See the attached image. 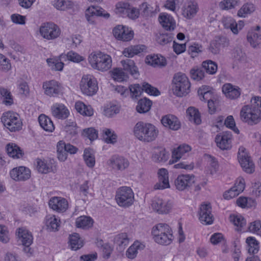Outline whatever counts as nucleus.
Masks as SVG:
<instances>
[{"mask_svg":"<svg viewBox=\"0 0 261 261\" xmlns=\"http://www.w3.org/2000/svg\"><path fill=\"white\" fill-rule=\"evenodd\" d=\"M38 121L40 126L45 131L52 132L55 126L52 120L44 114H41L38 117Z\"/></svg>","mask_w":261,"mask_h":261,"instance_id":"f704fd0d","label":"nucleus"},{"mask_svg":"<svg viewBox=\"0 0 261 261\" xmlns=\"http://www.w3.org/2000/svg\"><path fill=\"white\" fill-rule=\"evenodd\" d=\"M60 220L55 216H52L46 219V225L47 229L50 231H56L59 230L60 226Z\"/></svg>","mask_w":261,"mask_h":261,"instance_id":"a18cd8bd","label":"nucleus"},{"mask_svg":"<svg viewBox=\"0 0 261 261\" xmlns=\"http://www.w3.org/2000/svg\"><path fill=\"white\" fill-rule=\"evenodd\" d=\"M173 39V34L171 33L160 34L157 41L161 45H164L171 42Z\"/></svg>","mask_w":261,"mask_h":261,"instance_id":"052dcab7","label":"nucleus"},{"mask_svg":"<svg viewBox=\"0 0 261 261\" xmlns=\"http://www.w3.org/2000/svg\"><path fill=\"white\" fill-rule=\"evenodd\" d=\"M162 124L169 128L177 130L180 127V122L174 115L168 114L164 116L161 119Z\"/></svg>","mask_w":261,"mask_h":261,"instance_id":"c756f323","label":"nucleus"},{"mask_svg":"<svg viewBox=\"0 0 261 261\" xmlns=\"http://www.w3.org/2000/svg\"><path fill=\"white\" fill-rule=\"evenodd\" d=\"M112 77L118 82L123 81L127 78V75L120 68H115L112 72Z\"/></svg>","mask_w":261,"mask_h":261,"instance_id":"bf43d9fd","label":"nucleus"},{"mask_svg":"<svg viewBox=\"0 0 261 261\" xmlns=\"http://www.w3.org/2000/svg\"><path fill=\"white\" fill-rule=\"evenodd\" d=\"M247 39L251 46L255 48L261 43V32L249 31L247 36Z\"/></svg>","mask_w":261,"mask_h":261,"instance_id":"58836bf2","label":"nucleus"},{"mask_svg":"<svg viewBox=\"0 0 261 261\" xmlns=\"http://www.w3.org/2000/svg\"><path fill=\"white\" fill-rule=\"evenodd\" d=\"M114 242L120 247H125L129 243V239L126 233H121L115 236Z\"/></svg>","mask_w":261,"mask_h":261,"instance_id":"5fc2aeb1","label":"nucleus"},{"mask_svg":"<svg viewBox=\"0 0 261 261\" xmlns=\"http://www.w3.org/2000/svg\"><path fill=\"white\" fill-rule=\"evenodd\" d=\"M145 245L139 241L135 242L127 250L126 256L129 259L135 258L138 253V250H143Z\"/></svg>","mask_w":261,"mask_h":261,"instance_id":"c9c22d12","label":"nucleus"},{"mask_svg":"<svg viewBox=\"0 0 261 261\" xmlns=\"http://www.w3.org/2000/svg\"><path fill=\"white\" fill-rule=\"evenodd\" d=\"M121 63L124 70L128 72L134 78H138L139 72L133 60L127 59L122 60Z\"/></svg>","mask_w":261,"mask_h":261,"instance_id":"7c9ffc66","label":"nucleus"},{"mask_svg":"<svg viewBox=\"0 0 261 261\" xmlns=\"http://www.w3.org/2000/svg\"><path fill=\"white\" fill-rule=\"evenodd\" d=\"M172 82L174 95L182 97L189 92L191 85L189 79L185 73L178 72L175 74Z\"/></svg>","mask_w":261,"mask_h":261,"instance_id":"39448f33","label":"nucleus"},{"mask_svg":"<svg viewBox=\"0 0 261 261\" xmlns=\"http://www.w3.org/2000/svg\"><path fill=\"white\" fill-rule=\"evenodd\" d=\"M11 177L17 181H25L31 177L30 170L23 166L14 168L10 172Z\"/></svg>","mask_w":261,"mask_h":261,"instance_id":"a211bd4d","label":"nucleus"},{"mask_svg":"<svg viewBox=\"0 0 261 261\" xmlns=\"http://www.w3.org/2000/svg\"><path fill=\"white\" fill-rule=\"evenodd\" d=\"M257 97L255 96L251 100L252 105H254L253 106H244L240 112L241 120L250 125L257 124L260 119L261 111L259 109L260 100L257 99Z\"/></svg>","mask_w":261,"mask_h":261,"instance_id":"f257e3e1","label":"nucleus"},{"mask_svg":"<svg viewBox=\"0 0 261 261\" xmlns=\"http://www.w3.org/2000/svg\"><path fill=\"white\" fill-rule=\"evenodd\" d=\"M48 205L50 208L58 212L63 213L68 207V203L67 200L61 197H53L48 202Z\"/></svg>","mask_w":261,"mask_h":261,"instance_id":"aec40b11","label":"nucleus"},{"mask_svg":"<svg viewBox=\"0 0 261 261\" xmlns=\"http://www.w3.org/2000/svg\"><path fill=\"white\" fill-rule=\"evenodd\" d=\"M85 16L89 23H94V20L93 17L94 16H101L108 18L110 17V14L106 12L103 9L100 7L92 6L89 7L86 10Z\"/></svg>","mask_w":261,"mask_h":261,"instance_id":"6ab92c4d","label":"nucleus"},{"mask_svg":"<svg viewBox=\"0 0 261 261\" xmlns=\"http://www.w3.org/2000/svg\"><path fill=\"white\" fill-rule=\"evenodd\" d=\"M16 234L22 244L29 247L33 243V237L32 233L25 227H19L16 231Z\"/></svg>","mask_w":261,"mask_h":261,"instance_id":"393cba45","label":"nucleus"},{"mask_svg":"<svg viewBox=\"0 0 261 261\" xmlns=\"http://www.w3.org/2000/svg\"><path fill=\"white\" fill-rule=\"evenodd\" d=\"M187 116L189 121L195 124H200L201 122L200 114L198 110L193 107H190L187 110Z\"/></svg>","mask_w":261,"mask_h":261,"instance_id":"ea45409f","label":"nucleus"},{"mask_svg":"<svg viewBox=\"0 0 261 261\" xmlns=\"http://www.w3.org/2000/svg\"><path fill=\"white\" fill-rule=\"evenodd\" d=\"M93 219L88 216H82L76 219V226L78 228L87 229L92 226Z\"/></svg>","mask_w":261,"mask_h":261,"instance_id":"a19ab883","label":"nucleus"},{"mask_svg":"<svg viewBox=\"0 0 261 261\" xmlns=\"http://www.w3.org/2000/svg\"><path fill=\"white\" fill-rule=\"evenodd\" d=\"M103 140L107 143L114 144L117 141V135L115 132L109 128L103 129Z\"/></svg>","mask_w":261,"mask_h":261,"instance_id":"c03bdc74","label":"nucleus"},{"mask_svg":"<svg viewBox=\"0 0 261 261\" xmlns=\"http://www.w3.org/2000/svg\"><path fill=\"white\" fill-rule=\"evenodd\" d=\"M37 169L39 172L46 174L51 170V168L49 165L42 161L41 159H37L36 160Z\"/></svg>","mask_w":261,"mask_h":261,"instance_id":"13d9d810","label":"nucleus"},{"mask_svg":"<svg viewBox=\"0 0 261 261\" xmlns=\"http://www.w3.org/2000/svg\"><path fill=\"white\" fill-rule=\"evenodd\" d=\"M64 127V130L71 137L74 136L77 134V126L75 121L69 119L65 121Z\"/></svg>","mask_w":261,"mask_h":261,"instance_id":"de8ad7c7","label":"nucleus"},{"mask_svg":"<svg viewBox=\"0 0 261 261\" xmlns=\"http://www.w3.org/2000/svg\"><path fill=\"white\" fill-rule=\"evenodd\" d=\"M40 33L44 39L53 40L60 36L61 30L57 24L53 22H47L41 25Z\"/></svg>","mask_w":261,"mask_h":261,"instance_id":"1a4fd4ad","label":"nucleus"},{"mask_svg":"<svg viewBox=\"0 0 261 261\" xmlns=\"http://www.w3.org/2000/svg\"><path fill=\"white\" fill-rule=\"evenodd\" d=\"M109 164L113 169L122 171L128 167L129 163L122 156L114 155L109 160Z\"/></svg>","mask_w":261,"mask_h":261,"instance_id":"a878e982","label":"nucleus"},{"mask_svg":"<svg viewBox=\"0 0 261 261\" xmlns=\"http://www.w3.org/2000/svg\"><path fill=\"white\" fill-rule=\"evenodd\" d=\"M129 89L132 97H139L143 91V87H141L138 84L130 85Z\"/></svg>","mask_w":261,"mask_h":261,"instance_id":"69168bd1","label":"nucleus"},{"mask_svg":"<svg viewBox=\"0 0 261 261\" xmlns=\"http://www.w3.org/2000/svg\"><path fill=\"white\" fill-rule=\"evenodd\" d=\"M238 158L244 171L248 173H252L254 171V164L244 147L239 148Z\"/></svg>","mask_w":261,"mask_h":261,"instance_id":"9d476101","label":"nucleus"},{"mask_svg":"<svg viewBox=\"0 0 261 261\" xmlns=\"http://www.w3.org/2000/svg\"><path fill=\"white\" fill-rule=\"evenodd\" d=\"M222 22L224 28L230 29L234 34H238L239 31L241 30L244 26V22L240 20L237 23L235 20L231 17H223Z\"/></svg>","mask_w":261,"mask_h":261,"instance_id":"412c9836","label":"nucleus"},{"mask_svg":"<svg viewBox=\"0 0 261 261\" xmlns=\"http://www.w3.org/2000/svg\"><path fill=\"white\" fill-rule=\"evenodd\" d=\"M222 92L227 98L236 99L240 97L241 90L238 86L226 83L222 86Z\"/></svg>","mask_w":261,"mask_h":261,"instance_id":"bb28decb","label":"nucleus"},{"mask_svg":"<svg viewBox=\"0 0 261 261\" xmlns=\"http://www.w3.org/2000/svg\"><path fill=\"white\" fill-rule=\"evenodd\" d=\"M145 62L153 67L165 66L166 65V59L159 55H148L146 57Z\"/></svg>","mask_w":261,"mask_h":261,"instance_id":"2f4dec72","label":"nucleus"},{"mask_svg":"<svg viewBox=\"0 0 261 261\" xmlns=\"http://www.w3.org/2000/svg\"><path fill=\"white\" fill-rule=\"evenodd\" d=\"M0 95L3 98V103L6 106H11L13 104V97L10 91L4 88L0 87Z\"/></svg>","mask_w":261,"mask_h":261,"instance_id":"37998d69","label":"nucleus"},{"mask_svg":"<svg viewBox=\"0 0 261 261\" xmlns=\"http://www.w3.org/2000/svg\"><path fill=\"white\" fill-rule=\"evenodd\" d=\"M80 88L83 94L88 96L95 94L98 89L97 81L92 75H84L80 82Z\"/></svg>","mask_w":261,"mask_h":261,"instance_id":"6e6552de","label":"nucleus"},{"mask_svg":"<svg viewBox=\"0 0 261 261\" xmlns=\"http://www.w3.org/2000/svg\"><path fill=\"white\" fill-rule=\"evenodd\" d=\"M151 233L154 241L163 245L170 244L174 238L171 227L166 223H160L154 226Z\"/></svg>","mask_w":261,"mask_h":261,"instance_id":"7ed1b4c3","label":"nucleus"},{"mask_svg":"<svg viewBox=\"0 0 261 261\" xmlns=\"http://www.w3.org/2000/svg\"><path fill=\"white\" fill-rule=\"evenodd\" d=\"M199 219L204 224L213 223L214 217L212 214V207L210 203L201 204L199 211Z\"/></svg>","mask_w":261,"mask_h":261,"instance_id":"f3484780","label":"nucleus"},{"mask_svg":"<svg viewBox=\"0 0 261 261\" xmlns=\"http://www.w3.org/2000/svg\"><path fill=\"white\" fill-rule=\"evenodd\" d=\"M202 67L207 73L210 74H215L217 70V64L211 60H207L203 62Z\"/></svg>","mask_w":261,"mask_h":261,"instance_id":"8fccbe9b","label":"nucleus"},{"mask_svg":"<svg viewBox=\"0 0 261 261\" xmlns=\"http://www.w3.org/2000/svg\"><path fill=\"white\" fill-rule=\"evenodd\" d=\"M129 6L128 3L119 2L116 5V13L121 15H126Z\"/></svg>","mask_w":261,"mask_h":261,"instance_id":"e2e57ef3","label":"nucleus"},{"mask_svg":"<svg viewBox=\"0 0 261 261\" xmlns=\"http://www.w3.org/2000/svg\"><path fill=\"white\" fill-rule=\"evenodd\" d=\"M57 151L58 159L64 162L67 159L68 153L75 154L77 152V147L69 143H65L63 141H60L57 145Z\"/></svg>","mask_w":261,"mask_h":261,"instance_id":"9b49d317","label":"nucleus"},{"mask_svg":"<svg viewBox=\"0 0 261 261\" xmlns=\"http://www.w3.org/2000/svg\"><path fill=\"white\" fill-rule=\"evenodd\" d=\"M194 178L193 174L179 175L174 181L176 189L181 191L188 190L194 184Z\"/></svg>","mask_w":261,"mask_h":261,"instance_id":"ddd939ff","label":"nucleus"},{"mask_svg":"<svg viewBox=\"0 0 261 261\" xmlns=\"http://www.w3.org/2000/svg\"><path fill=\"white\" fill-rule=\"evenodd\" d=\"M134 133L135 136L140 141L150 142L156 139L159 131L153 124L140 121L135 125Z\"/></svg>","mask_w":261,"mask_h":261,"instance_id":"f03ea898","label":"nucleus"},{"mask_svg":"<svg viewBox=\"0 0 261 261\" xmlns=\"http://www.w3.org/2000/svg\"><path fill=\"white\" fill-rule=\"evenodd\" d=\"M245 185L244 178L242 177L238 178L234 186L224 194V198L226 199H230L238 196L244 191Z\"/></svg>","mask_w":261,"mask_h":261,"instance_id":"4be33fe9","label":"nucleus"},{"mask_svg":"<svg viewBox=\"0 0 261 261\" xmlns=\"http://www.w3.org/2000/svg\"><path fill=\"white\" fill-rule=\"evenodd\" d=\"M232 134L230 132H225L217 135L215 138L217 145L222 150H227L231 147Z\"/></svg>","mask_w":261,"mask_h":261,"instance_id":"dca6fc26","label":"nucleus"},{"mask_svg":"<svg viewBox=\"0 0 261 261\" xmlns=\"http://www.w3.org/2000/svg\"><path fill=\"white\" fill-rule=\"evenodd\" d=\"M229 220L234 225L239 228H242L246 223L244 218L241 215H231Z\"/></svg>","mask_w":261,"mask_h":261,"instance_id":"4d7b16f0","label":"nucleus"},{"mask_svg":"<svg viewBox=\"0 0 261 261\" xmlns=\"http://www.w3.org/2000/svg\"><path fill=\"white\" fill-rule=\"evenodd\" d=\"M1 121L4 126L12 132L19 130L22 128V123L20 116L16 113L10 111L4 113Z\"/></svg>","mask_w":261,"mask_h":261,"instance_id":"0eeeda50","label":"nucleus"},{"mask_svg":"<svg viewBox=\"0 0 261 261\" xmlns=\"http://www.w3.org/2000/svg\"><path fill=\"white\" fill-rule=\"evenodd\" d=\"M120 108L114 105H108L105 107L103 114L108 117H112L119 113Z\"/></svg>","mask_w":261,"mask_h":261,"instance_id":"864d4df0","label":"nucleus"},{"mask_svg":"<svg viewBox=\"0 0 261 261\" xmlns=\"http://www.w3.org/2000/svg\"><path fill=\"white\" fill-rule=\"evenodd\" d=\"M191 150V147L187 144H182L174 149L172 151V157L173 162H177L182 156Z\"/></svg>","mask_w":261,"mask_h":261,"instance_id":"e433bc0d","label":"nucleus"},{"mask_svg":"<svg viewBox=\"0 0 261 261\" xmlns=\"http://www.w3.org/2000/svg\"><path fill=\"white\" fill-rule=\"evenodd\" d=\"M139 9L140 13L144 17L151 16L154 11L153 7L146 2L143 3Z\"/></svg>","mask_w":261,"mask_h":261,"instance_id":"6e6d98bb","label":"nucleus"},{"mask_svg":"<svg viewBox=\"0 0 261 261\" xmlns=\"http://www.w3.org/2000/svg\"><path fill=\"white\" fill-rule=\"evenodd\" d=\"M6 149L8 154L13 158L19 159L23 155V152L21 148L14 143L8 144Z\"/></svg>","mask_w":261,"mask_h":261,"instance_id":"4c0bfd02","label":"nucleus"},{"mask_svg":"<svg viewBox=\"0 0 261 261\" xmlns=\"http://www.w3.org/2000/svg\"><path fill=\"white\" fill-rule=\"evenodd\" d=\"M143 91L150 95L159 96L161 94L160 91L156 88L147 83H144L142 85Z\"/></svg>","mask_w":261,"mask_h":261,"instance_id":"680f3d73","label":"nucleus"},{"mask_svg":"<svg viewBox=\"0 0 261 261\" xmlns=\"http://www.w3.org/2000/svg\"><path fill=\"white\" fill-rule=\"evenodd\" d=\"M88 62L93 69L101 71H107L112 66L110 56L101 52L91 53L89 56Z\"/></svg>","mask_w":261,"mask_h":261,"instance_id":"20e7f679","label":"nucleus"},{"mask_svg":"<svg viewBox=\"0 0 261 261\" xmlns=\"http://www.w3.org/2000/svg\"><path fill=\"white\" fill-rule=\"evenodd\" d=\"M52 115L58 119H65L69 115V111L63 103H56L51 107Z\"/></svg>","mask_w":261,"mask_h":261,"instance_id":"b1692460","label":"nucleus"},{"mask_svg":"<svg viewBox=\"0 0 261 261\" xmlns=\"http://www.w3.org/2000/svg\"><path fill=\"white\" fill-rule=\"evenodd\" d=\"M229 40L225 37H217L213 41L209 47L210 51L214 55L218 54L221 48L227 46Z\"/></svg>","mask_w":261,"mask_h":261,"instance_id":"c85d7f7f","label":"nucleus"},{"mask_svg":"<svg viewBox=\"0 0 261 261\" xmlns=\"http://www.w3.org/2000/svg\"><path fill=\"white\" fill-rule=\"evenodd\" d=\"M48 66L52 70L56 71H62L64 64L59 58H50L46 60Z\"/></svg>","mask_w":261,"mask_h":261,"instance_id":"09e8293b","label":"nucleus"},{"mask_svg":"<svg viewBox=\"0 0 261 261\" xmlns=\"http://www.w3.org/2000/svg\"><path fill=\"white\" fill-rule=\"evenodd\" d=\"M152 106V101L147 98H144L139 100L136 110L139 113H145L148 112Z\"/></svg>","mask_w":261,"mask_h":261,"instance_id":"79ce46f5","label":"nucleus"},{"mask_svg":"<svg viewBox=\"0 0 261 261\" xmlns=\"http://www.w3.org/2000/svg\"><path fill=\"white\" fill-rule=\"evenodd\" d=\"M250 231L256 232L261 237V221L259 220L255 221L250 223L249 226Z\"/></svg>","mask_w":261,"mask_h":261,"instance_id":"774afa93","label":"nucleus"},{"mask_svg":"<svg viewBox=\"0 0 261 261\" xmlns=\"http://www.w3.org/2000/svg\"><path fill=\"white\" fill-rule=\"evenodd\" d=\"M173 204L171 201L165 200L159 198H155L151 203L153 210L160 214L169 213L172 209Z\"/></svg>","mask_w":261,"mask_h":261,"instance_id":"4468645a","label":"nucleus"},{"mask_svg":"<svg viewBox=\"0 0 261 261\" xmlns=\"http://www.w3.org/2000/svg\"><path fill=\"white\" fill-rule=\"evenodd\" d=\"M115 200L118 205L123 207H128L134 201V194L130 187L123 186L116 191Z\"/></svg>","mask_w":261,"mask_h":261,"instance_id":"423d86ee","label":"nucleus"},{"mask_svg":"<svg viewBox=\"0 0 261 261\" xmlns=\"http://www.w3.org/2000/svg\"><path fill=\"white\" fill-rule=\"evenodd\" d=\"M254 11L253 7L251 4H245L239 10L238 15L239 17H245L247 14L251 13Z\"/></svg>","mask_w":261,"mask_h":261,"instance_id":"0e129e2a","label":"nucleus"},{"mask_svg":"<svg viewBox=\"0 0 261 261\" xmlns=\"http://www.w3.org/2000/svg\"><path fill=\"white\" fill-rule=\"evenodd\" d=\"M83 158L85 163L89 168H93L95 164V156L93 153V150L86 148L84 150Z\"/></svg>","mask_w":261,"mask_h":261,"instance_id":"49530a36","label":"nucleus"},{"mask_svg":"<svg viewBox=\"0 0 261 261\" xmlns=\"http://www.w3.org/2000/svg\"><path fill=\"white\" fill-rule=\"evenodd\" d=\"M42 88L44 94L49 97H56L62 91L61 84L56 80H50L43 82Z\"/></svg>","mask_w":261,"mask_h":261,"instance_id":"f8f14e48","label":"nucleus"},{"mask_svg":"<svg viewBox=\"0 0 261 261\" xmlns=\"http://www.w3.org/2000/svg\"><path fill=\"white\" fill-rule=\"evenodd\" d=\"M169 154L164 148L158 147L152 155V160L156 163H165L168 159Z\"/></svg>","mask_w":261,"mask_h":261,"instance_id":"473e14b6","label":"nucleus"},{"mask_svg":"<svg viewBox=\"0 0 261 261\" xmlns=\"http://www.w3.org/2000/svg\"><path fill=\"white\" fill-rule=\"evenodd\" d=\"M199 7L197 2L189 0L186 2L182 8V14L187 19L193 18L197 12Z\"/></svg>","mask_w":261,"mask_h":261,"instance_id":"5701e85b","label":"nucleus"},{"mask_svg":"<svg viewBox=\"0 0 261 261\" xmlns=\"http://www.w3.org/2000/svg\"><path fill=\"white\" fill-rule=\"evenodd\" d=\"M159 182L154 185V189L163 190L170 188L169 174L167 170L165 168L160 169L158 172Z\"/></svg>","mask_w":261,"mask_h":261,"instance_id":"cd10ccee","label":"nucleus"},{"mask_svg":"<svg viewBox=\"0 0 261 261\" xmlns=\"http://www.w3.org/2000/svg\"><path fill=\"white\" fill-rule=\"evenodd\" d=\"M114 37L119 40L128 41L134 37V32L128 28L123 25H117L113 30Z\"/></svg>","mask_w":261,"mask_h":261,"instance_id":"2eb2a0df","label":"nucleus"},{"mask_svg":"<svg viewBox=\"0 0 261 261\" xmlns=\"http://www.w3.org/2000/svg\"><path fill=\"white\" fill-rule=\"evenodd\" d=\"M83 135L91 141L94 140L98 137L97 131L92 127L84 129Z\"/></svg>","mask_w":261,"mask_h":261,"instance_id":"338daca9","label":"nucleus"},{"mask_svg":"<svg viewBox=\"0 0 261 261\" xmlns=\"http://www.w3.org/2000/svg\"><path fill=\"white\" fill-rule=\"evenodd\" d=\"M69 242L71 248L74 250H77L83 246V244L78 233H74L70 235Z\"/></svg>","mask_w":261,"mask_h":261,"instance_id":"603ef678","label":"nucleus"},{"mask_svg":"<svg viewBox=\"0 0 261 261\" xmlns=\"http://www.w3.org/2000/svg\"><path fill=\"white\" fill-rule=\"evenodd\" d=\"M191 77L195 81H200L204 77V70L202 67H195L190 70Z\"/></svg>","mask_w":261,"mask_h":261,"instance_id":"3c124183","label":"nucleus"},{"mask_svg":"<svg viewBox=\"0 0 261 261\" xmlns=\"http://www.w3.org/2000/svg\"><path fill=\"white\" fill-rule=\"evenodd\" d=\"M159 20L163 28L167 31H173L175 27V21L170 15L166 14L160 15Z\"/></svg>","mask_w":261,"mask_h":261,"instance_id":"72a5a7b5","label":"nucleus"}]
</instances>
